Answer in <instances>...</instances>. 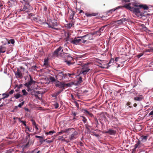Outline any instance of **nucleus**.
<instances>
[{
    "mask_svg": "<svg viewBox=\"0 0 153 153\" xmlns=\"http://www.w3.org/2000/svg\"><path fill=\"white\" fill-rule=\"evenodd\" d=\"M134 7H140V8H143L144 10H147L148 8V6L146 5L140 4L138 5L134 1L128 4H125L124 6V7L128 9L131 11L132 10V9L134 8Z\"/></svg>",
    "mask_w": 153,
    "mask_h": 153,
    "instance_id": "obj_1",
    "label": "nucleus"
},
{
    "mask_svg": "<svg viewBox=\"0 0 153 153\" xmlns=\"http://www.w3.org/2000/svg\"><path fill=\"white\" fill-rule=\"evenodd\" d=\"M90 65L91 64L89 63H88L82 66L80 74L83 75L86 74L90 70H91L90 68Z\"/></svg>",
    "mask_w": 153,
    "mask_h": 153,
    "instance_id": "obj_2",
    "label": "nucleus"
},
{
    "mask_svg": "<svg viewBox=\"0 0 153 153\" xmlns=\"http://www.w3.org/2000/svg\"><path fill=\"white\" fill-rule=\"evenodd\" d=\"M67 76V74H64L63 72L59 71L56 77L57 79L61 80L66 77Z\"/></svg>",
    "mask_w": 153,
    "mask_h": 153,
    "instance_id": "obj_3",
    "label": "nucleus"
},
{
    "mask_svg": "<svg viewBox=\"0 0 153 153\" xmlns=\"http://www.w3.org/2000/svg\"><path fill=\"white\" fill-rule=\"evenodd\" d=\"M87 35H85L82 36L74 38L73 40L71 41V42L73 44L77 45L81 41L80 38H82L86 36Z\"/></svg>",
    "mask_w": 153,
    "mask_h": 153,
    "instance_id": "obj_4",
    "label": "nucleus"
},
{
    "mask_svg": "<svg viewBox=\"0 0 153 153\" xmlns=\"http://www.w3.org/2000/svg\"><path fill=\"white\" fill-rule=\"evenodd\" d=\"M30 78V80L26 82L24 84V85L26 86L27 88V91H29L30 86L34 83V81H33L31 78V77L30 75H29Z\"/></svg>",
    "mask_w": 153,
    "mask_h": 153,
    "instance_id": "obj_5",
    "label": "nucleus"
},
{
    "mask_svg": "<svg viewBox=\"0 0 153 153\" xmlns=\"http://www.w3.org/2000/svg\"><path fill=\"white\" fill-rule=\"evenodd\" d=\"M15 74L16 78H22L23 77L22 71L19 69H18L16 72H15Z\"/></svg>",
    "mask_w": 153,
    "mask_h": 153,
    "instance_id": "obj_6",
    "label": "nucleus"
},
{
    "mask_svg": "<svg viewBox=\"0 0 153 153\" xmlns=\"http://www.w3.org/2000/svg\"><path fill=\"white\" fill-rule=\"evenodd\" d=\"M134 8L131 11H132L134 13L139 14L140 15H141L142 14V12H141L140 8Z\"/></svg>",
    "mask_w": 153,
    "mask_h": 153,
    "instance_id": "obj_7",
    "label": "nucleus"
},
{
    "mask_svg": "<svg viewBox=\"0 0 153 153\" xmlns=\"http://www.w3.org/2000/svg\"><path fill=\"white\" fill-rule=\"evenodd\" d=\"M73 133L71 134L70 136V139L71 140H73L75 139L76 137V136L78 134L77 132L74 129V131L72 132Z\"/></svg>",
    "mask_w": 153,
    "mask_h": 153,
    "instance_id": "obj_8",
    "label": "nucleus"
},
{
    "mask_svg": "<svg viewBox=\"0 0 153 153\" xmlns=\"http://www.w3.org/2000/svg\"><path fill=\"white\" fill-rule=\"evenodd\" d=\"M67 56L68 57L69 61L66 60L65 62H66L67 64L68 65H70L72 64V63L71 62V60H73V58L70 56L69 54L67 53Z\"/></svg>",
    "mask_w": 153,
    "mask_h": 153,
    "instance_id": "obj_9",
    "label": "nucleus"
},
{
    "mask_svg": "<svg viewBox=\"0 0 153 153\" xmlns=\"http://www.w3.org/2000/svg\"><path fill=\"white\" fill-rule=\"evenodd\" d=\"M62 47L61 46L59 47L58 48L55 50L53 52V54L54 56L58 55L59 52L60 51H61V52H63V49H62Z\"/></svg>",
    "mask_w": 153,
    "mask_h": 153,
    "instance_id": "obj_10",
    "label": "nucleus"
},
{
    "mask_svg": "<svg viewBox=\"0 0 153 153\" xmlns=\"http://www.w3.org/2000/svg\"><path fill=\"white\" fill-rule=\"evenodd\" d=\"M48 26L49 27H51L54 29H56V28H55V27L57 26V24L56 22H51L49 24H48Z\"/></svg>",
    "mask_w": 153,
    "mask_h": 153,
    "instance_id": "obj_11",
    "label": "nucleus"
},
{
    "mask_svg": "<svg viewBox=\"0 0 153 153\" xmlns=\"http://www.w3.org/2000/svg\"><path fill=\"white\" fill-rule=\"evenodd\" d=\"M126 21V18H123L121 19H120L116 21H115V23L117 24L121 25L123 24V22Z\"/></svg>",
    "mask_w": 153,
    "mask_h": 153,
    "instance_id": "obj_12",
    "label": "nucleus"
},
{
    "mask_svg": "<svg viewBox=\"0 0 153 153\" xmlns=\"http://www.w3.org/2000/svg\"><path fill=\"white\" fill-rule=\"evenodd\" d=\"M55 86L56 87H58L60 88H63L64 87V85L63 83L62 82H60L58 81L56 84Z\"/></svg>",
    "mask_w": 153,
    "mask_h": 153,
    "instance_id": "obj_13",
    "label": "nucleus"
},
{
    "mask_svg": "<svg viewBox=\"0 0 153 153\" xmlns=\"http://www.w3.org/2000/svg\"><path fill=\"white\" fill-rule=\"evenodd\" d=\"M73 131H74V128H72L66 129L64 130V133H68V134H69L70 132H72Z\"/></svg>",
    "mask_w": 153,
    "mask_h": 153,
    "instance_id": "obj_14",
    "label": "nucleus"
},
{
    "mask_svg": "<svg viewBox=\"0 0 153 153\" xmlns=\"http://www.w3.org/2000/svg\"><path fill=\"white\" fill-rule=\"evenodd\" d=\"M6 48L3 46H1L0 47V53H4L5 52Z\"/></svg>",
    "mask_w": 153,
    "mask_h": 153,
    "instance_id": "obj_15",
    "label": "nucleus"
},
{
    "mask_svg": "<svg viewBox=\"0 0 153 153\" xmlns=\"http://www.w3.org/2000/svg\"><path fill=\"white\" fill-rule=\"evenodd\" d=\"M147 136H142L140 138V140L143 142H145L147 140Z\"/></svg>",
    "mask_w": 153,
    "mask_h": 153,
    "instance_id": "obj_16",
    "label": "nucleus"
},
{
    "mask_svg": "<svg viewBox=\"0 0 153 153\" xmlns=\"http://www.w3.org/2000/svg\"><path fill=\"white\" fill-rule=\"evenodd\" d=\"M143 99V97L142 95H140L139 97H135L134 98V99L135 100L138 101H140L142 100Z\"/></svg>",
    "mask_w": 153,
    "mask_h": 153,
    "instance_id": "obj_17",
    "label": "nucleus"
},
{
    "mask_svg": "<svg viewBox=\"0 0 153 153\" xmlns=\"http://www.w3.org/2000/svg\"><path fill=\"white\" fill-rule=\"evenodd\" d=\"M115 132L114 131L111 130L109 129L108 131H106L105 132V133H108L111 135H113L115 134Z\"/></svg>",
    "mask_w": 153,
    "mask_h": 153,
    "instance_id": "obj_18",
    "label": "nucleus"
},
{
    "mask_svg": "<svg viewBox=\"0 0 153 153\" xmlns=\"http://www.w3.org/2000/svg\"><path fill=\"white\" fill-rule=\"evenodd\" d=\"M26 133L27 135L26 136L25 140H26V142H27L28 141V143H29V140L30 139V135L28 132H26Z\"/></svg>",
    "mask_w": 153,
    "mask_h": 153,
    "instance_id": "obj_19",
    "label": "nucleus"
},
{
    "mask_svg": "<svg viewBox=\"0 0 153 153\" xmlns=\"http://www.w3.org/2000/svg\"><path fill=\"white\" fill-rule=\"evenodd\" d=\"M56 132L54 131H49V132H47L45 133V134L46 135H47L48 134L50 135H52L53 133H54Z\"/></svg>",
    "mask_w": 153,
    "mask_h": 153,
    "instance_id": "obj_20",
    "label": "nucleus"
},
{
    "mask_svg": "<svg viewBox=\"0 0 153 153\" xmlns=\"http://www.w3.org/2000/svg\"><path fill=\"white\" fill-rule=\"evenodd\" d=\"M123 7L122 6H119L118 7H116L115 9H112L111 10H110L109 11V12H111V13L112 11H114L115 10H117L118 9H119L120 8H122Z\"/></svg>",
    "mask_w": 153,
    "mask_h": 153,
    "instance_id": "obj_21",
    "label": "nucleus"
},
{
    "mask_svg": "<svg viewBox=\"0 0 153 153\" xmlns=\"http://www.w3.org/2000/svg\"><path fill=\"white\" fill-rule=\"evenodd\" d=\"M74 25V24L73 23H69L68 24H67L66 25V27L68 28H71L73 25Z\"/></svg>",
    "mask_w": 153,
    "mask_h": 153,
    "instance_id": "obj_22",
    "label": "nucleus"
},
{
    "mask_svg": "<svg viewBox=\"0 0 153 153\" xmlns=\"http://www.w3.org/2000/svg\"><path fill=\"white\" fill-rule=\"evenodd\" d=\"M48 58L45 59H44V65H48Z\"/></svg>",
    "mask_w": 153,
    "mask_h": 153,
    "instance_id": "obj_23",
    "label": "nucleus"
},
{
    "mask_svg": "<svg viewBox=\"0 0 153 153\" xmlns=\"http://www.w3.org/2000/svg\"><path fill=\"white\" fill-rule=\"evenodd\" d=\"M114 61L113 59L112 58L111 59L108 63L109 66H110L111 65H112Z\"/></svg>",
    "mask_w": 153,
    "mask_h": 153,
    "instance_id": "obj_24",
    "label": "nucleus"
},
{
    "mask_svg": "<svg viewBox=\"0 0 153 153\" xmlns=\"http://www.w3.org/2000/svg\"><path fill=\"white\" fill-rule=\"evenodd\" d=\"M22 95L19 94H16L14 95V97L16 99L19 98L20 97H22Z\"/></svg>",
    "mask_w": 153,
    "mask_h": 153,
    "instance_id": "obj_25",
    "label": "nucleus"
},
{
    "mask_svg": "<svg viewBox=\"0 0 153 153\" xmlns=\"http://www.w3.org/2000/svg\"><path fill=\"white\" fill-rule=\"evenodd\" d=\"M140 143V142L139 141H138L137 143L134 145L135 149H136L138 147V146H139Z\"/></svg>",
    "mask_w": 153,
    "mask_h": 153,
    "instance_id": "obj_26",
    "label": "nucleus"
},
{
    "mask_svg": "<svg viewBox=\"0 0 153 153\" xmlns=\"http://www.w3.org/2000/svg\"><path fill=\"white\" fill-rule=\"evenodd\" d=\"M53 105L55 109H57L59 107V104L56 102H55Z\"/></svg>",
    "mask_w": 153,
    "mask_h": 153,
    "instance_id": "obj_27",
    "label": "nucleus"
},
{
    "mask_svg": "<svg viewBox=\"0 0 153 153\" xmlns=\"http://www.w3.org/2000/svg\"><path fill=\"white\" fill-rule=\"evenodd\" d=\"M31 121L32 122V124L33 126H36V125H37V124H36V122L33 120L31 119Z\"/></svg>",
    "mask_w": 153,
    "mask_h": 153,
    "instance_id": "obj_28",
    "label": "nucleus"
},
{
    "mask_svg": "<svg viewBox=\"0 0 153 153\" xmlns=\"http://www.w3.org/2000/svg\"><path fill=\"white\" fill-rule=\"evenodd\" d=\"M22 92L23 94V95H26L28 93L26 92L25 89H23L22 90Z\"/></svg>",
    "mask_w": 153,
    "mask_h": 153,
    "instance_id": "obj_29",
    "label": "nucleus"
},
{
    "mask_svg": "<svg viewBox=\"0 0 153 153\" xmlns=\"http://www.w3.org/2000/svg\"><path fill=\"white\" fill-rule=\"evenodd\" d=\"M82 82V78L81 77H79L78 79V83H80Z\"/></svg>",
    "mask_w": 153,
    "mask_h": 153,
    "instance_id": "obj_30",
    "label": "nucleus"
},
{
    "mask_svg": "<svg viewBox=\"0 0 153 153\" xmlns=\"http://www.w3.org/2000/svg\"><path fill=\"white\" fill-rule=\"evenodd\" d=\"M3 95L4 96L3 98H7L9 97V94H3Z\"/></svg>",
    "mask_w": 153,
    "mask_h": 153,
    "instance_id": "obj_31",
    "label": "nucleus"
},
{
    "mask_svg": "<svg viewBox=\"0 0 153 153\" xmlns=\"http://www.w3.org/2000/svg\"><path fill=\"white\" fill-rule=\"evenodd\" d=\"M50 79L51 81L54 82L55 81V79L54 77L53 76H51L50 78Z\"/></svg>",
    "mask_w": 153,
    "mask_h": 153,
    "instance_id": "obj_32",
    "label": "nucleus"
},
{
    "mask_svg": "<svg viewBox=\"0 0 153 153\" xmlns=\"http://www.w3.org/2000/svg\"><path fill=\"white\" fill-rule=\"evenodd\" d=\"M19 121L21 123H22L24 124V126L25 127L27 126V125L26 124V121H23V120H19Z\"/></svg>",
    "mask_w": 153,
    "mask_h": 153,
    "instance_id": "obj_33",
    "label": "nucleus"
},
{
    "mask_svg": "<svg viewBox=\"0 0 153 153\" xmlns=\"http://www.w3.org/2000/svg\"><path fill=\"white\" fill-rule=\"evenodd\" d=\"M64 133V130H62L61 131L59 132H58L57 134V135H60Z\"/></svg>",
    "mask_w": 153,
    "mask_h": 153,
    "instance_id": "obj_34",
    "label": "nucleus"
},
{
    "mask_svg": "<svg viewBox=\"0 0 153 153\" xmlns=\"http://www.w3.org/2000/svg\"><path fill=\"white\" fill-rule=\"evenodd\" d=\"M25 128L26 129H27L29 131L32 132V131H31V129H30L27 125L25 126Z\"/></svg>",
    "mask_w": 153,
    "mask_h": 153,
    "instance_id": "obj_35",
    "label": "nucleus"
},
{
    "mask_svg": "<svg viewBox=\"0 0 153 153\" xmlns=\"http://www.w3.org/2000/svg\"><path fill=\"white\" fill-rule=\"evenodd\" d=\"M84 111V113L86 114H88L89 115H90V114L89 113V112L86 110L84 109L83 110Z\"/></svg>",
    "mask_w": 153,
    "mask_h": 153,
    "instance_id": "obj_36",
    "label": "nucleus"
},
{
    "mask_svg": "<svg viewBox=\"0 0 153 153\" xmlns=\"http://www.w3.org/2000/svg\"><path fill=\"white\" fill-rule=\"evenodd\" d=\"M24 102H21V103H19V105H18V107H21L24 104Z\"/></svg>",
    "mask_w": 153,
    "mask_h": 153,
    "instance_id": "obj_37",
    "label": "nucleus"
},
{
    "mask_svg": "<svg viewBox=\"0 0 153 153\" xmlns=\"http://www.w3.org/2000/svg\"><path fill=\"white\" fill-rule=\"evenodd\" d=\"M105 27V26H104L101 27L100 28L99 30V31H100V32H102L104 28Z\"/></svg>",
    "mask_w": 153,
    "mask_h": 153,
    "instance_id": "obj_38",
    "label": "nucleus"
},
{
    "mask_svg": "<svg viewBox=\"0 0 153 153\" xmlns=\"http://www.w3.org/2000/svg\"><path fill=\"white\" fill-rule=\"evenodd\" d=\"M82 117L83 118V120H82V121L84 122V123H85L86 122V120L85 119V117L82 116Z\"/></svg>",
    "mask_w": 153,
    "mask_h": 153,
    "instance_id": "obj_39",
    "label": "nucleus"
},
{
    "mask_svg": "<svg viewBox=\"0 0 153 153\" xmlns=\"http://www.w3.org/2000/svg\"><path fill=\"white\" fill-rule=\"evenodd\" d=\"M153 115V110L149 114V116L152 117Z\"/></svg>",
    "mask_w": 153,
    "mask_h": 153,
    "instance_id": "obj_40",
    "label": "nucleus"
},
{
    "mask_svg": "<svg viewBox=\"0 0 153 153\" xmlns=\"http://www.w3.org/2000/svg\"><path fill=\"white\" fill-rule=\"evenodd\" d=\"M38 125L36 126H34V127L35 128L36 130V131H37L38 130H39V128H38Z\"/></svg>",
    "mask_w": 153,
    "mask_h": 153,
    "instance_id": "obj_41",
    "label": "nucleus"
},
{
    "mask_svg": "<svg viewBox=\"0 0 153 153\" xmlns=\"http://www.w3.org/2000/svg\"><path fill=\"white\" fill-rule=\"evenodd\" d=\"M66 74H67V76L68 75L69 77H71V75H74V74H73V73H72V74L68 73Z\"/></svg>",
    "mask_w": 153,
    "mask_h": 153,
    "instance_id": "obj_42",
    "label": "nucleus"
},
{
    "mask_svg": "<svg viewBox=\"0 0 153 153\" xmlns=\"http://www.w3.org/2000/svg\"><path fill=\"white\" fill-rule=\"evenodd\" d=\"M143 55V54L142 53H140L138 55L137 57L138 58H139L141 56H142Z\"/></svg>",
    "mask_w": 153,
    "mask_h": 153,
    "instance_id": "obj_43",
    "label": "nucleus"
},
{
    "mask_svg": "<svg viewBox=\"0 0 153 153\" xmlns=\"http://www.w3.org/2000/svg\"><path fill=\"white\" fill-rule=\"evenodd\" d=\"M10 41L11 44H14V43L15 41L13 39H11Z\"/></svg>",
    "mask_w": 153,
    "mask_h": 153,
    "instance_id": "obj_44",
    "label": "nucleus"
},
{
    "mask_svg": "<svg viewBox=\"0 0 153 153\" xmlns=\"http://www.w3.org/2000/svg\"><path fill=\"white\" fill-rule=\"evenodd\" d=\"M152 51V50L151 49H147V50H146L145 51V52H150L151 51Z\"/></svg>",
    "mask_w": 153,
    "mask_h": 153,
    "instance_id": "obj_45",
    "label": "nucleus"
},
{
    "mask_svg": "<svg viewBox=\"0 0 153 153\" xmlns=\"http://www.w3.org/2000/svg\"><path fill=\"white\" fill-rule=\"evenodd\" d=\"M13 92L14 91L13 90H12L9 91V93L10 94H12L13 93Z\"/></svg>",
    "mask_w": 153,
    "mask_h": 153,
    "instance_id": "obj_46",
    "label": "nucleus"
},
{
    "mask_svg": "<svg viewBox=\"0 0 153 153\" xmlns=\"http://www.w3.org/2000/svg\"><path fill=\"white\" fill-rule=\"evenodd\" d=\"M35 137L36 138H43L42 137L38 136H37V135L35 136Z\"/></svg>",
    "mask_w": 153,
    "mask_h": 153,
    "instance_id": "obj_47",
    "label": "nucleus"
},
{
    "mask_svg": "<svg viewBox=\"0 0 153 153\" xmlns=\"http://www.w3.org/2000/svg\"><path fill=\"white\" fill-rule=\"evenodd\" d=\"M119 58V57H116L114 61L116 62H117L118 61V59Z\"/></svg>",
    "mask_w": 153,
    "mask_h": 153,
    "instance_id": "obj_48",
    "label": "nucleus"
},
{
    "mask_svg": "<svg viewBox=\"0 0 153 153\" xmlns=\"http://www.w3.org/2000/svg\"><path fill=\"white\" fill-rule=\"evenodd\" d=\"M53 142V141L52 140H47L46 141V142L48 143H50Z\"/></svg>",
    "mask_w": 153,
    "mask_h": 153,
    "instance_id": "obj_49",
    "label": "nucleus"
},
{
    "mask_svg": "<svg viewBox=\"0 0 153 153\" xmlns=\"http://www.w3.org/2000/svg\"><path fill=\"white\" fill-rule=\"evenodd\" d=\"M122 1V2H123V1L127 2H129L130 0H121Z\"/></svg>",
    "mask_w": 153,
    "mask_h": 153,
    "instance_id": "obj_50",
    "label": "nucleus"
},
{
    "mask_svg": "<svg viewBox=\"0 0 153 153\" xmlns=\"http://www.w3.org/2000/svg\"><path fill=\"white\" fill-rule=\"evenodd\" d=\"M76 96H77V97H78V98L79 99L80 98L81 96L79 94H77Z\"/></svg>",
    "mask_w": 153,
    "mask_h": 153,
    "instance_id": "obj_51",
    "label": "nucleus"
},
{
    "mask_svg": "<svg viewBox=\"0 0 153 153\" xmlns=\"http://www.w3.org/2000/svg\"><path fill=\"white\" fill-rule=\"evenodd\" d=\"M64 137L63 136H62V137L59 139V140H65V139H63V138Z\"/></svg>",
    "mask_w": 153,
    "mask_h": 153,
    "instance_id": "obj_52",
    "label": "nucleus"
},
{
    "mask_svg": "<svg viewBox=\"0 0 153 153\" xmlns=\"http://www.w3.org/2000/svg\"><path fill=\"white\" fill-rule=\"evenodd\" d=\"M71 98L74 100H75V99L73 95L72 94H71Z\"/></svg>",
    "mask_w": 153,
    "mask_h": 153,
    "instance_id": "obj_53",
    "label": "nucleus"
},
{
    "mask_svg": "<svg viewBox=\"0 0 153 153\" xmlns=\"http://www.w3.org/2000/svg\"><path fill=\"white\" fill-rule=\"evenodd\" d=\"M47 10V7H45L44 8V10L45 11H46Z\"/></svg>",
    "mask_w": 153,
    "mask_h": 153,
    "instance_id": "obj_54",
    "label": "nucleus"
},
{
    "mask_svg": "<svg viewBox=\"0 0 153 153\" xmlns=\"http://www.w3.org/2000/svg\"><path fill=\"white\" fill-rule=\"evenodd\" d=\"M134 106V107H136L137 106V104L136 103H134V105H133Z\"/></svg>",
    "mask_w": 153,
    "mask_h": 153,
    "instance_id": "obj_55",
    "label": "nucleus"
},
{
    "mask_svg": "<svg viewBox=\"0 0 153 153\" xmlns=\"http://www.w3.org/2000/svg\"><path fill=\"white\" fill-rule=\"evenodd\" d=\"M4 105V103H2L0 105V107Z\"/></svg>",
    "mask_w": 153,
    "mask_h": 153,
    "instance_id": "obj_56",
    "label": "nucleus"
},
{
    "mask_svg": "<svg viewBox=\"0 0 153 153\" xmlns=\"http://www.w3.org/2000/svg\"><path fill=\"white\" fill-rule=\"evenodd\" d=\"M91 16V14H88L87 15V16Z\"/></svg>",
    "mask_w": 153,
    "mask_h": 153,
    "instance_id": "obj_57",
    "label": "nucleus"
},
{
    "mask_svg": "<svg viewBox=\"0 0 153 153\" xmlns=\"http://www.w3.org/2000/svg\"><path fill=\"white\" fill-rule=\"evenodd\" d=\"M86 40H84L83 42H82L85 43L86 42Z\"/></svg>",
    "mask_w": 153,
    "mask_h": 153,
    "instance_id": "obj_58",
    "label": "nucleus"
},
{
    "mask_svg": "<svg viewBox=\"0 0 153 153\" xmlns=\"http://www.w3.org/2000/svg\"><path fill=\"white\" fill-rule=\"evenodd\" d=\"M82 12H83L82 10H80V12H79V13H82Z\"/></svg>",
    "mask_w": 153,
    "mask_h": 153,
    "instance_id": "obj_59",
    "label": "nucleus"
},
{
    "mask_svg": "<svg viewBox=\"0 0 153 153\" xmlns=\"http://www.w3.org/2000/svg\"><path fill=\"white\" fill-rule=\"evenodd\" d=\"M95 136L97 137H98L99 136V135L98 134H96L95 135Z\"/></svg>",
    "mask_w": 153,
    "mask_h": 153,
    "instance_id": "obj_60",
    "label": "nucleus"
},
{
    "mask_svg": "<svg viewBox=\"0 0 153 153\" xmlns=\"http://www.w3.org/2000/svg\"><path fill=\"white\" fill-rule=\"evenodd\" d=\"M40 152V151H38L36 153H39V152Z\"/></svg>",
    "mask_w": 153,
    "mask_h": 153,
    "instance_id": "obj_61",
    "label": "nucleus"
},
{
    "mask_svg": "<svg viewBox=\"0 0 153 153\" xmlns=\"http://www.w3.org/2000/svg\"><path fill=\"white\" fill-rule=\"evenodd\" d=\"M37 134V133L35 132V133L34 134Z\"/></svg>",
    "mask_w": 153,
    "mask_h": 153,
    "instance_id": "obj_62",
    "label": "nucleus"
},
{
    "mask_svg": "<svg viewBox=\"0 0 153 153\" xmlns=\"http://www.w3.org/2000/svg\"><path fill=\"white\" fill-rule=\"evenodd\" d=\"M74 116H75L76 115V114H74Z\"/></svg>",
    "mask_w": 153,
    "mask_h": 153,
    "instance_id": "obj_63",
    "label": "nucleus"
},
{
    "mask_svg": "<svg viewBox=\"0 0 153 153\" xmlns=\"http://www.w3.org/2000/svg\"><path fill=\"white\" fill-rule=\"evenodd\" d=\"M69 36H68L67 37V39H68V38H69Z\"/></svg>",
    "mask_w": 153,
    "mask_h": 153,
    "instance_id": "obj_64",
    "label": "nucleus"
}]
</instances>
